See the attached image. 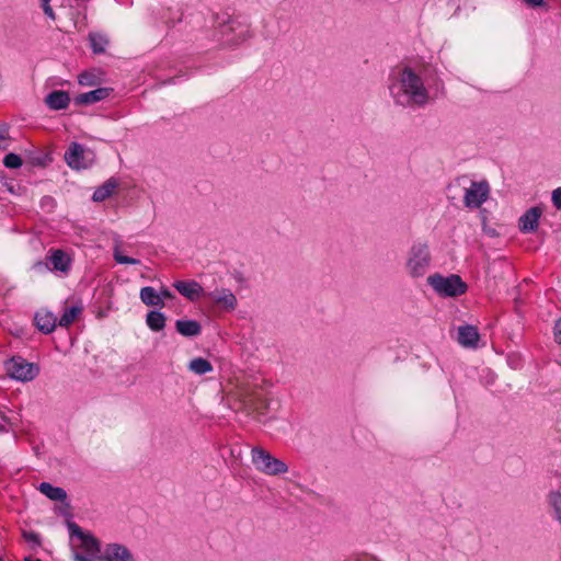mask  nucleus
Instances as JSON below:
<instances>
[{
	"label": "nucleus",
	"instance_id": "nucleus-17",
	"mask_svg": "<svg viewBox=\"0 0 561 561\" xmlns=\"http://www.w3.org/2000/svg\"><path fill=\"white\" fill-rule=\"evenodd\" d=\"M35 322L37 328L45 334L51 333L58 324L57 317L46 310L38 311L35 314Z\"/></svg>",
	"mask_w": 561,
	"mask_h": 561
},
{
	"label": "nucleus",
	"instance_id": "nucleus-13",
	"mask_svg": "<svg viewBox=\"0 0 561 561\" xmlns=\"http://www.w3.org/2000/svg\"><path fill=\"white\" fill-rule=\"evenodd\" d=\"M480 334L477 327L471 324L460 325L458 328L457 341L463 347L476 348Z\"/></svg>",
	"mask_w": 561,
	"mask_h": 561
},
{
	"label": "nucleus",
	"instance_id": "nucleus-4",
	"mask_svg": "<svg viewBox=\"0 0 561 561\" xmlns=\"http://www.w3.org/2000/svg\"><path fill=\"white\" fill-rule=\"evenodd\" d=\"M239 401L247 414L257 417L265 415L270 407L263 390L256 386L242 388L239 392Z\"/></svg>",
	"mask_w": 561,
	"mask_h": 561
},
{
	"label": "nucleus",
	"instance_id": "nucleus-33",
	"mask_svg": "<svg viewBox=\"0 0 561 561\" xmlns=\"http://www.w3.org/2000/svg\"><path fill=\"white\" fill-rule=\"evenodd\" d=\"M554 341L561 344V319L558 320L553 328Z\"/></svg>",
	"mask_w": 561,
	"mask_h": 561
},
{
	"label": "nucleus",
	"instance_id": "nucleus-29",
	"mask_svg": "<svg viewBox=\"0 0 561 561\" xmlns=\"http://www.w3.org/2000/svg\"><path fill=\"white\" fill-rule=\"evenodd\" d=\"M3 164L9 169H18L22 165V159L15 153H8L3 159Z\"/></svg>",
	"mask_w": 561,
	"mask_h": 561
},
{
	"label": "nucleus",
	"instance_id": "nucleus-8",
	"mask_svg": "<svg viewBox=\"0 0 561 561\" xmlns=\"http://www.w3.org/2000/svg\"><path fill=\"white\" fill-rule=\"evenodd\" d=\"M65 161L71 169H87L93 163L94 153L78 142H71L65 152Z\"/></svg>",
	"mask_w": 561,
	"mask_h": 561
},
{
	"label": "nucleus",
	"instance_id": "nucleus-9",
	"mask_svg": "<svg viewBox=\"0 0 561 561\" xmlns=\"http://www.w3.org/2000/svg\"><path fill=\"white\" fill-rule=\"evenodd\" d=\"M490 185L486 181H472L465 190L463 203L468 208H479L489 197Z\"/></svg>",
	"mask_w": 561,
	"mask_h": 561
},
{
	"label": "nucleus",
	"instance_id": "nucleus-37",
	"mask_svg": "<svg viewBox=\"0 0 561 561\" xmlns=\"http://www.w3.org/2000/svg\"><path fill=\"white\" fill-rule=\"evenodd\" d=\"M528 5L533 7V8H537V7H541L543 5L545 1L543 0H524Z\"/></svg>",
	"mask_w": 561,
	"mask_h": 561
},
{
	"label": "nucleus",
	"instance_id": "nucleus-11",
	"mask_svg": "<svg viewBox=\"0 0 561 561\" xmlns=\"http://www.w3.org/2000/svg\"><path fill=\"white\" fill-rule=\"evenodd\" d=\"M173 287L186 299L196 301L199 297H206V293L199 283L196 280H176Z\"/></svg>",
	"mask_w": 561,
	"mask_h": 561
},
{
	"label": "nucleus",
	"instance_id": "nucleus-32",
	"mask_svg": "<svg viewBox=\"0 0 561 561\" xmlns=\"http://www.w3.org/2000/svg\"><path fill=\"white\" fill-rule=\"evenodd\" d=\"M552 203L556 208L561 209V187H558L552 192Z\"/></svg>",
	"mask_w": 561,
	"mask_h": 561
},
{
	"label": "nucleus",
	"instance_id": "nucleus-6",
	"mask_svg": "<svg viewBox=\"0 0 561 561\" xmlns=\"http://www.w3.org/2000/svg\"><path fill=\"white\" fill-rule=\"evenodd\" d=\"M431 263V254L426 243H414L408 253L407 271L413 278L422 277L426 274Z\"/></svg>",
	"mask_w": 561,
	"mask_h": 561
},
{
	"label": "nucleus",
	"instance_id": "nucleus-27",
	"mask_svg": "<svg viewBox=\"0 0 561 561\" xmlns=\"http://www.w3.org/2000/svg\"><path fill=\"white\" fill-rule=\"evenodd\" d=\"M548 503L552 507L556 519L561 524V492L551 491L548 494Z\"/></svg>",
	"mask_w": 561,
	"mask_h": 561
},
{
	"label": "nucleus",
	"instance_id": "nucleus-12",
	"mask_svg": "<svg viewBox=\"0 0 561 561\" xmlns=\"http://www.w3.org/2000/svg\"><path fill=\"white\" fill-rule=\"evenodd\" d=\"M47 265L56 272L68 273L71 267L70 255L62 250H51L47 256Z\"/></svg>",
	"mask_w": 561,
	"mask_h": 561
},
{
	"label": "nucleus",
	"instance_id": "nucleus-36",
	"mask_svg": "<svg viewBox=\"0 0 561 561\" xmlns=\"http://www.w3.org/2000/svg\"><path fill=\"white\" fill-rule=\"evenodd\" d=\"M7 147V134L5 131H0V149H5Z\"/></svg>",
	"mask_w": 561,
	"mask_h": 561
},
{
	"label": "nucleus",
	"instance_id": "nucleus-38",
	"mask_svg": "<svg viewBox=\"0 0 561 561\" xmlns=\"http://www.w3.org/2000/svg\"><path fill=\"white\" fill-rule=\"evenodd\" d=\"M28 540H36L37 539V535L35 534H31L30 536L26 537Z\"/></svg>",
	"mask_w": 561,
	"mask_h": 561
},
{
	"label": "nucleus",
	"instance_id": "nucleus-19",
	"mask_svg": "<svg viewBox=\"0 0 561 561\" xmlns=\"http://www.w3.org/2000/svg\"><path fill=\"white\" fill-rule=\"evenodd\" d=\"M176 331L187 337L197 336L202 332V325L196 320L179 319L175 322Z\"/></svg>",
	"mask_w": 561,
	"mask_h": 561
},
{
	"label": "nucleus",
	"instance_id": "nucleus-3",
	"mask_svg": "<svg viewBox=\"0 0 561 561\" xmlns=\"http://www.w3.org/2000/svg\"><path fill=\"white\" fill-rule=\"evenodd\" d=\"M427 284L440 297H458L468 289L467 284L457 274L444 276L435 273L427 277Z\"/></svg>",
	"mask_w": 561,
	"mask_h": 561
},
{
	"label": "nucleus",
	"instance_id": "nucleus-35",
	"mask_svg": "<svg viewBox=\"0 0 561 561\" xmlns=\"http://www.w3.org/2000/svg\"><path fill=\"white\" fill-rule=\"evenodd\" d=\"M158 293H159V295L162 296V300L163 299H171V298H173V294L168 288H162Z\"/></svg>",
	"mask_w": 561,
	"mask_h": 561
},
{
	"label": "nucleus",
	"instance_id": "nucleus-26",
	"mask_svg": "<svg viewBox=\"0 0 561 561\" xmlns=\"http://www.w3.org/2000/svg\"><path fill=\"white\" fill-rule=\"evenodd\" d=\"M80 312L81 307L79 306H71L66 308L60 319L58 320V324L65 328L69 327L77 319Z\"/></svg>",
	"mask_w": 561,
	"mask_h": 561
},
{
	"label": "nucleus",
	"instance_id": "nucleus-25",
	"mask_svg": "<svg viewBox=\"0 0 561 561\" xmlns=\"http://www.w3.org/2000/svg\"><path fill=\"white\" fill-rule=\"evenodd\" d=\"M188 368L197 375H205L213 370V365L203 357H196L190 362Z\"/></svg>",
	"mask_w": 561,
	"mask_h": 561
},
{
	"label": "nucleus",
	"instance_id": "nucleus-23",
	"mask_svg": "<svg viewBox=\"0 0 561 561\" xmlns=\"http://www.w3.org/2000/svg\"><path fill=\"white\" fill-rule=\"evenodd\" d=\"M89 42L94 54H103L108 45L107 36L100 32H91L89 34Z\"/></svg>",
	"mask_w": 561,
	"mask_h": 561
},
{
	"label": "nucleus",
	"instance_id": "nucleus-39",
	"mask_svg": "<svg viewBox=\"0 0 561 561\" xmlns=\"http://www.w3.org/2000/svg\"><path fill=\"white\" fill-rule=\"evenodd\" d=\"M25 561H42L41 559L25 558Z\"/></svg>",
	"mask_w": 561,
	"mask_h": 561
},
{
	"label": "nucleus",
	"instance_id": "nucleus-30",
	"mask_svg": "<svg viewBox=\"0 0 561 561\" xmlns=\"http://www.w3.org/2000/svg\"><path fill=\"white\" fill-rule=\"evenodd\" d=\"M114 257H115L116 262L119 264H136L138 262L136 259H131V257L123 254L118 250H115Z\"/></svg>",
	"mask_w": 561,
	"mask_h": 561
},
{
	"label": "nucleus",
	"instance_id": "nucleus-24",
	"mask_svg": "<svg viewBox=\"0 0 561 561\" xmlns=\"http://www.w3.org/2000/svg\"><path fill=\"white\" fill-rule=\"evenodd\" d=\"M142 304L159 308L164 307L162 296L159 295V293L150 286L142 287Z\"/></svg>",
	"mask_w": 561,
	"mask_h": 561
},
{
	"label": "nucleus",
	"instance_id": "nucleus-22",
	"mask_svg": "<svg viewBox=\"0 0 561 561\" xmlns=\"http://www.w3.org/2000/svg\"><path fill=\"white\" fill-rule=\"evenodd\" d=\"M165 316L158 310H151L146 316V323L148 328L154 332H159L165 327Z\"/></svg>",
	"mask_w": 561,
	"mask_h": 561
},
{
	"label": "nucleus",
	"instance_id": "nucleus-1",
	"mask_svg": "<svg viewBox=\"0 0 561 561\" xmlns=\"http://www.w3.org/2000/svg\"><path fill=\"white\" fill-rule=\"evenodd\" d=\"M388 90L394 105L402 108H422L431 100L423 78L410 66L397 68L390 73Z\"/></svg>",
	"mask_w": 561,
	"mask_h": 561
},
{
	"label": "nucleus",
	"instance_id": "nucleus-20",
	"mask_svg": "<svg viewBox=\"0 0 561 561\" xmlns=\"http://www.w3.org/2000/svg\"><path fill=\"white\" fill-rule=\"evenodd\" d=\"M117 186H118L117 180H115L113 178L108 179L107 181H105L101 186H99L94 191V193L92 195V199L98 203L105 201L106 198H108L110 196L113 195V193L115 192Z\"/></svg>",
	"mask_w": 561,
	"mask_h": 561
},
{
	"label": "nucleus",
	"instance_id": "nucleus-31",
	"mask_svg": "<svg viewBox=\"0 0 561 561\" xmlns=\"http://www.w3.org/2000/svg\"><path fill=\"white\" fill-rule=\"evenodd\" d=\"M42 1V8L45 12V14L50 18L51 20L55 19V14H54V11H53V8L50 5V2L53 0H41Z\"/></svg>",
	"mask_w": 561,
	"mask_h": 561
},
{
	"label": "nucleus",
	"instance_id": "nucleus-34",
	"mask_svg": "<svg viewBox=\"0 0 561 561\" xmlns=\"http://www.w3.org/2000/svg\"><path fill=\"white\" fill-rule=\"evenodd\" d=\"M346 561H376V560L368 556H358V557L350 558Z\"/></svg>",
	"mask_w": 561,
	"mask_h": 561
},
{
	"label": "nucleus",
	"instance_id": "nucleus-10",
	"mask_svg": "<svg viewBox=\"0 0 561 561\" xmlns=\"http://www.w3.org/2000/svg\"><path fill=\"white\" fill-rule=\"evenodd\" d=\"M206 298L226 311H233L238 306V299L229 288H217L213 291H207Z\"/></svg>",
	"mask_w": 561,
	"mask_h": 561
},
{
	"label": "nucleus",
	"instance_id": "nucleus-14",
	"mask_svg": "<svg viewBox=\"0 0 561 561\" xmlns=\"http://www.w3.org/2000/svg\"><path fill=\"white\" fill-rule=\"evenodd\" d=\"M541 209L539 207L529 208L518 221L519 230L524 233L535 232L538 228L539 219L541 217Z\"/></svg>",
	"mask_w": 561,
	"mask_h": 561
},
{
	"label": "nucleus",
	"instance_id": "nucleus-2",
	"mask_svg": "<svg viewBox=\"0 0 561 561\" xmlns=\"http://www.w3.org/2000/svg\"><path fill=\"white\" fill-rule=\"evenodd\" d=\"M67 527L75 561L100 560L101 543L98 538L91 531L83 530L73 522H69Z\"/></svg>",
	"mask_w": 561,
	"mask_h": 561
},
{
	"label": "nucleus",
	"instance_id": "nucleus-21",
	"mask_svg": "<svg viewBox=\"0 0 561 561\" xmlns=\"http://www.w3.org/2000/svg\"><path fill=\"white\" fill-rule=\"evenodd\" d=\"M41 493L46 495L48 499L53 501H65L67 499V493L62 488L54 486L48 482H42L38 486Z\"/></svg>",
	"mask_w": 561,
	"mask_h": 561
},
{
	"label": "nucleus",
	"instance_id": "nucleus-15",
	"mask_svg": "<svg viewBox=\"0 0 561 561\" xmlns=\"http://www.w3.org/2000/svg\"><path fill=\"white\" fill-rule=\"evenodd\" d=\"M131 556L126 547L118 543H110L100 556L102 561H130Z\"/></svg>",
	"mask_w": 561,
	"mask_h": 561
},
{
	"label": "nucleus",
	"instance_id": "nucleus-18",
	"mask_svg": "<svg viewBox=\"0 0 561 561\" xmlns=\"http://www.w3.org/2000/svg\"><path fill=\"white\" fill-rule=\"evenodd\" d=\"M110 95V89L99 88L93 91L81 93L76 96L75 102L79 105H89L100 102Z\"/></svg>",
	"mask_w": 561,
	"mask_h": 561
},
{
	"label": "nucleus",
	"instance_id": "nucleus-7",
	"mask_svg": "<svg viewBox=\"0 0 561 561\" xmlns=\"http://www.w3.org/2000/svg\"><path fill=\"white\" fill-rule=\"evenodd\" d=\"M8 376L14 380L27 382L32 381L39 374L37 364L30 363L21 356H14L4 363Z\"/></svg>",
	"mask_w": 561,
	"mask_h": 561
},
{
	"label": "nucleus",
	"instance_id": "nucleus-28",
	"mask_svg": "<svg viewBox=\"0 0 561 561\" xmlns=\"http://www.w3.org/2000/svg\"><path fill=\"white\" fill-rule=\"evenodd\" d=\"M100 77L94 71H85L79 75L78 82L83 87H93L98 84Z\"/></svg>",
	"mask_w": 561,
	"mask_h": 561
},
{
	"label": "nucleus",
	"instance_id": "nucleus-5",
	"mask_svg": "<svg viewBox=\"0 0 561 561\" xmlns=\"http://www.w3.org/2000/svg\"><path fill=\"white\" fill-rule=\"evenodd\" d=\"M251 461L257 471L266 476H279L288 471L286 462L260 446L252 447Z\"/></svg>",
	"mask_w": 561,
	"mask_h": 561
},
{
	"label": "nucleus",
	"instance_id": "nucleus-16",
	"mask_svg": "<svg viewBox=\"0 0 561 561\" xmlns=\"http://www.w3.org/2000/svg\"><path fill=\"white\" fill-rule=\"evenodd\" d=\"M69 103L70 96L66 91L55 90L45 98V104L54 111L65 110Z\"/></svg>",
	"mask_w": 561,
	"mask_h": 561
}]
</instances>
